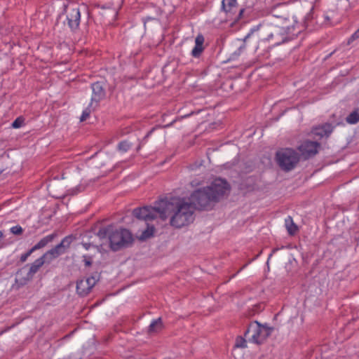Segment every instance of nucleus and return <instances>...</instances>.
Here are the masks:
<instances>
[{"mask_svg": "<svg viewBox=\"0 0 359 359\" xmlns=\"http://www.w3.org/2000/svg\"><path fill=\"white\" fill-rule=\"evenodd\" d=\"M24 123V118L21 116L18 117L12 123V127L14 128H20Z\"/></svg>", "mask_w": 359, "mask_h": 359, "instance_id": "nucleus-28", "label": "nucleus"}, {"mask_svg": "<svg viewBox=\"0 0 359 359\" xmlns=\"http://www.w3.org/2000/svg\"><path fill=\"white\" fill-rule=\"evenodd\" d=\"M194 112V111H191L190 114H186V115H184V116H179L177 118H176L175 119H174L172 121H171L170 123L167 124V125H165L163 126H161V128H168V127H170L172 126L174 123H175L176 121H180L184 118H187V117H189L190 116L191 114H193Z\"/></svg>", "mask_w": 359, "mask_h": 359, "instance_id": "nucleus-26", "label": "nucleus"}, {"mask_svg": "<svg viewBox=\"0 0 359 359\" xmlns=\"http://www.w3.org/2000/svg\"><path fill=\"white\" fill-rule=\"evenodd\" d=\"M84 263L86 266H90L92 265V257L88 256H83Z\"/></svg>", "mask_w": 359, "mask_h": 359, "instance_id": "nucleus-33", "label": "nucleus"}, {"mask_svg": "<svg viewBox=\"0 0 359 359\" xmlns=\"http://www.w3.org/2000/svg\"><path fill=\"white\" fill-rule=\"evenodd\" d=\"M247 346V341L242 336H238L236 339L234 348H245Z\"/></svg>", "mask_w": 359, "mask_h": 359, "instance_id": "nucleus-20", "label": "nucleus"}, {"mask_svg": "<svg viewBox=\"0 0 359 359\" xmlns=\"http://www.w3.org/2000/svg\"><path fill=\"white\" fill-rule=\"evenodd\" d=\"M163 327V323L161 318L154 320L151 322L148 328L149 333L156 332L160 330Z\"/></svg>", "mask_w": 359, "mask_h": 359, "instance_id": "nucleus-18", "label": "nucleus"}, {"mask_svg": "<svg viewBox=\"0 0 359 359\" xmlns=\"http://www.w3.org/2000/svg\"><path fill=\"white\" fill-rule=\"evenodd\" d=\"M359 39V28L348 39V44H350L355 39Z\"/></svg>", "mask_w": 359, "mask_h": 359, "instance_id": "nucleus-31", "label": "nucleus"}, {"mask_svg": "<svg viewBox=\"0 0 359 359\" xmlns=\"http://www.w3.org/2000/svg\"><path fill=\"white\" fill-rule=\"evenodd\" d=\"M91 107H90V105H89L86 109H84L83 111V113L80 118L81 121H84L89 117L90 114L92 111Z\"/></svg>", "mask_w": 359, "mask_h": 359, "instance_id": "nucleus-24", "label": "nucleus"}, {"mask_svg": "<svg viewBox=\"0 0 359 359\" xmlns=\"http://www.w3.org/2000/svg\"><path fill=\"white\" fill-rule=\"evenodd\" d=\"M346 121L349 124H355L359 121V108L353 111L346 118Z\"/></svg>", "mask_w": 359, "mask_h": 359, "instance_id": "nucleus-19", "label": "nucleus"}, {"mask_svg": "<svg viewBox=\"0 0 359 359\" xmlns=\"http://www.w3.org/2000/svg\"><path fill=\"white\" fill-rule=\"evenodd\" d=\"M156 129V128H153L152 129H151L147 133V135L144 136V137L143 138V140H142V142H140V144H139L138 147H137V150H139L141 147V145L142 144L144 143V142H146L147 139L151 135V134L154 131V130Z\"/></svg>", "mask_w": 359, "mask_h": 359, "instance_id": "nucleus-32", "label": "nucleus"}, {"mask_svg": "<svg viewBox=\"0 0 359 359\" xmlns=\"http://www.w3.org/2000/svg\"><path fill=\"white\" fill-rule=\"evenodd\" d=\"M203 49H204L203 47L195 46L191 51L192 56L194 57H198L201 55Z\"/></svg>", "mask_w": 359, "mask_h": 359, "instance_id": "nucleus-25", "label": "nucleus"}, {"mask_svg": "<svg viewBox=\"0 0 359 359\" xmlns=\"http://www.w3.org/2000/svg\"><path fill=\"white\" fill-rule=\"evenodd\" d=\"M90 290V286H88L87 282H85L83 279L77 281L76 292L79 295L85 297L89 294Z\"/></svg>", "mask_w": 359, "mask_h": 359, "instance_id": "nucleus-15", "label": "nucleus"}, {"mask_svg": "<svg viewBox=\"0 0 359 359\" xmlns=\"http://www.w3.org/2000/svg\"><path fill=\"white\" fill-rule=\"evenodd\" d=\"M105 84L102 81H97L91 84V88L93 91L90 107H93L94 103L96 106L98 103L105 97Z\"/></svg>", "mask_w": 359, "mask_h": 359, "instance_id": "nucleus-12", "label": "nucleus"}, {"mask_svg": "<svg viewBox=\"0 0 359 359\" xmlns=\"http://www.w3.org/2000/svg\"><path fill=\"white\" fill-rule=\"evenodd\" d=\"M98 278H99V275L96 273L95 275L91 276L90 277H88L86 279H83V280L85 282H87L88 286H90V290H91L93 288V287L95 285Z\"/></svg>", "mask_w": 359, "mask_h": 359, "instance_id": "nucleus-22", "label": "nucleus"}, {"mask_svg": "<svg viewBox=\"0 0 359 359\" xmlns=\"http://www.w3.org/2000/svg\"><path fill=\"white\" fill-rule=\"evenodd\" d=\"M229 191V184L224 180L217 178L209 186L195 190L190 196L189 203L194 209L209 210Z\"/></svg>", "mask_w": 359, "mask_h": 359, "instance_id": "nucleus-1", "label": "nucleus"}, {"mask_svg": "<svg viewBox=\"0 0 359 359\" xmlns=\"http://www.w3.org/2000/svg\"><path fill=\"white\" fill-rule=\"evenodd\" d=\"M275 158L283 171L290 172L299 163L300 155L293 149L283 148L276 151Z\"/></svg>", "mask_w": 359, "mask_h": 359, "instance_id": "nucleus-4", "label": "nucleus"}, {"mask_svg": "<svg viewBox=\"0 0 359 359\" xmlns=\"http://www.w3.org/2000/svg\"><path fill=\"white\" fill-rule=\"evenodd\" d=\"M154 229V226H151V228L148 227L146 230H144L142 232L140 238L146 239L151 236L153 234Z\"/></svg>", "mask_w": 359, "mask_h": 359, "instance_id": "nucleus-23", "label": "nucleus"}, {"mask_svg": "<svg viewBox=\"0 0 359 359\" xmlns=\"http://www.w3.org/2000/svg\"><path fill=\"white\" fill-rule=\"evenodd\" d=\"M194 208L190 203L181 198L163 200L162 220L170 217L171 226L180 229L189 224L194 220Z\"/></svg>", "mask_w": 359, "mask_h": 359, "instance_id": "nucleus-2", "label": "nucleus"}, {"mask_svg": "<svg viewBox=\"0 0 359 359\" xmlns=\"http://www.w3.org/2000/svg\"><path fill=\"white\" fill-rule=\"evenodd\" d=\"M278 250V248H273V250H272V252L269 255V259H270V258H271V257L272 256V255H273V253H275L276 252H277Z\"/></svg>", "mask_w": 359, "mask_h": 359, "instance_id": "nucleus-35", "label": "nucleus"}, {"mask_svg": "<svg viewBox=\"0 0 359 359\" xmlns=\"http://www.w3.org/2000/svg\"><path fill=\"white\" fill-rule=\"evenodd\" d=\"M163 213V200L156 203L154 207L144 206L142 208H137L133 210V215L140 220L145 222H151L157 217V214L161 218Z\"/></svg>", "mask_w": 359, "mask_h": 359, "instance_id": "nucleus-6", "label": "nucleus"}, {"mask_svg": "<svg viewBox=\"0 0 359 359\" xmlns=\"http://www.w3.org/2000/svg\"><path fill=\"white\" fill-rule=\"evenodd\" d=\"M295 29L294 25H276L273 27L271 33L268 36V40H273L275 44H280L287 40L288 35H295L294 32Z\"/></svg>", "mask_w": 359, "mask_h": 359, "instance_id": "nucleus-7", "label": "nucleus"}, {"mask_svg": "<svg viewBox=\"0 0 359 359\" xmlns=\"http://www.w3.org/2000/svg\"><path fill=\"white\" fill-rule=\"evenodd\" d=\"M285 226L290 235H294L298 230L297 226L294 223L292 217L288 216L285 219Z\"/></svg>", "mask_w": 359, "mask_h": 359, "instance_id": "nucleus-16", "label": "nucleus"}, {"mask_svg": "<svg viewBox=\"0 0 359 359\" xmlns=\"http://www.w3.org/2000/svg\"><path fill=\"white\" fill-rule=\"evenodd\" d=\"M97 235L101 239L108 238L109 247L114 252L130 247L134 241L129 230L124 228L114 229L113 225L100 228Z\"/></svg>", "mask_w": 359, "mask_h": 359, "instance_id": "nucleus-3", "label": "nucleus"}, {"mask_svg": "<svg viewBox=\"0 0 359 359\" xmlns=\"http://www.w3.org/2000/svg\"><path fill=\"white\" fill-rule=\"evenodd\" d=\"M65 14L66 15V20L67 25L72 32H76L79 29L80 20H81V12L79 8L76 6H65Z\"/></svg>", "mask_w": 359, "mask_h": 359, "instance_id": "nucleus-9", "label": "nucleus"}, {"mask_svg": "<svg viewBox=\"0 0 359 359\" xmlns=\"http://www.w3.org/2000/svg\"><path fill=\"white\" fill-rule=\"evenodd\" d=\"M244 11H245V10L243 8L240 10L239 13H238V18H241V16L243 15V13H244Z\"/></svg>", "mask_w": 359, "mask_h": 359, "instance_id": "nucleus-34", "label": "nucleus"}, {"mask_svg": "<svg viewBox=\"0 0 359 359\" xmlns=\"http://www.w3.org/2000/svg\"><path fill=\"white\" fill-rule=\"evenodd\" d=\"M45 261L43 260V259L39 257V259H36L30 266L29 270L27 272L25 277L20 278V276L22 273V270L20 269L17 272V278L16 281L19 282L20 285H25L28 281L31 280L33 278V276L34 274L39 270V269L44 264Z\"/></svg>", "mask_w": 359, "mask_h": 359, "instance_id": "nucleus-10", "label": "nucleus"}, {"mask_svg": "<svg viewBox=\"0 0 359 359\" xmlns=\"http://www.w3.org/2000/svg\"><path fill=\"white\" fill-rule=\"evenodd\" d=\"M236 0H222V9L225 13H230L236 7Z\"/></svg>", "mask_w": 359, "mask_h": 359, "instance_id": "nucleus-17", "label": "nucleus"}, {"mask_svg": "<svg viewBox=\"0 0 359 359\" xmlns=\"http://www.w3.org/2000/svg\"><path fill=\"white\" fill-rule=\"evenodd\" d=\"M338 124V123H336L334 125L330 123H325L313 127L311 133L315 137H318L320 139L323 137H328L332 133L334 127Z\"/></svg>", "mask_w": 359, "mask_h": 359, "instance_id": "nucleus-13", "label": "nucleus"}, {"mask_svg": "<svg viewBox=\"0 0 359 359\" xmlns=\"http://www.w3.org/2000/svg\"><path fill=\"white\" fill-rule=\"evenodd\" d=\"M11 232L14 235L20 236L23 233V229L20 226L16 225L11 228Z\"/></svg>", "mask_w": 359, "mask_h": 359, "instance_id": "nucleus-27", "label": "nucleus"}, {"mask_svg": "<svg viewBox=\"0 0 359 359\" xmlns=\"http://www.w3.org/2000/svg\"><path fill=\"white\" fill-rule=\"evenodd\" d=\"M131 147V144L128 142L127 140L121 141L118 144V149L119 151L122 152H126L129 150Z\"/></svg>", "mask_w": 359, "mask_h": 359, "instance_id": "nucleus-21", "label": "nucleus"}, {"mask_svg": "<svg viewBox=\"0 0 359 359\" xmlns=\"http://www.w3.org/2000/svg\"><path fill=\"white\" fill-rule=\"evenodd\" d=\"M254 31H255V29H251L250 32V33H249V34L245 36V40H246L248 38H249V37H250V34H251Z\"/></svg>", "mask_w": 359, "mask_h": 359, "instance_id": "nucleus-36", "label": "nucleus"}, {"mask_svg": "<svg viewBox=\"0 0 359 359\" xmlns=\"http://www.w3.org/2000/svg\"><path fill=\"white\" fill-rule=\"evenodd\" d=\"M73 240L74 237L72 236L65 237L59 244L44 253L41 258L45 261V263L50 264L53 259L67 252Z\"/></svg>", "mask_w": 359, "mask_h": 359, "instance_id": "nucleus-8", "label": "nucleus"}, {"mask_svg": "<svg viewBox=\"0 0 359 359\" xmlns=\"http://www.w3.org/2000/svg\"><path fill=\"white\" fill-rule=\"evenodd\" d=\"M57 236V233L54 232L42 239H41L35 245H34L32 249L34 252L37 250L46 247L49 243L52 242L56 237Z\"/></svg>", "mask_w": 359, "mask_h": 359, "instance_id": "nucleus-14", "label": "nucleus"}, {"mask_svg": "<svg viewBox=\"0 0 359 359\" xmlns=\"http://www.w3.org/2000/svg\"><path fill=\"white\" fill-rule=\"evenodd\" d=\"M2 236H3V233L0 231V239L1 238Z\"/></svg>", "mask_w": 359, "mask_h": 359, "instance_id": "nucleus-37", "label": "nucleus"}, {"mask_svg": "<svg viewBox=\"0 0 359 359\" xmlns=\"http://www.w3.org/2000/svg\"><path fill=\"white\" fill-rule=\"evenodd\" d=\"M272 330V327L262 325L258 321L255 320L249 324L247 330L244 332V337H248L250 334L249 340L255 344H260L271 335Z\"/></svg>", "mask_w": 359, "mask_h": 359, "instance_id": "nucleus-5", "label": "nucleus"}, {"mask_svg": "<svg viewBox=\"0 0 359 359\" xmlns=\"http://www.w3.org/2000/svg\"><path fill=\"white\" fill-rule=\"evenodd\" d=\"M203 43H204V37L203 35L201 34H199L196 36V40H195V46H201V47H203Z\"/></svg>", "mask_w": 359, "mask_h": 359, "instance_id": "nucleus-29", "label": "nucleus"}, {"mask_svg": "<svg viewBox=\"0 0 359 359\" xmlns=\"http://www.w3.org/2000/svg\"><path fill=\"white\" fill-rule=\"evenodd\" d=\"M320 146V143L316 141L305 140L297 147V149L304 158L307 159L318 153Z\"/></svg>", "mask_w": 359, "mask_h": 359, "instance_id": "nucleus-11", "label": "nucleus"}, {"mask_svg": "<svg viewBox=\"0 0 359 359\" xmlns=\"http://www.w3.org/2000/svg\"><path fill=\"white\" fill-rule=\"evenodd\" d=\"M32 252H34V251L31 248L27 252L22 254L20 256V262H22V263L25 262L27 259V258L32 254Z\"/></svg>", "mask_w": 359, "mask_h": 359, "instance_id": "nucleus-30", "label": "nucleus"}, {"mask_svg": "<svg viewBox=\"0 0 359 359\" xmlns=\"http://www.w3.org/2000/svg\"><path fill=\"white\" fill-rule=\"evenodd\" d=\"M292 22L297 23V21L295 20H294V19L292 20Z\"/></svg>", "mask_w": 359, "mask_h": 359, "instance_id": "nucleus-39", "label": "nucleus"}, {"mask_svg": "<svg viewBox=\"0 0 359 359\" xmlns=\"http://www.w3.org/2000/svg\"><path fill=\"white\" fill-rule=\"evenodd\" d=\"M325 20H327V21H329V20H330V18H329L328 16H326V17H325Z\"/></svg>", "mask_w": 359, "mask_h": 359, "instance_id": "nucleus-38", "label": "nucleus"}]
</instances>
